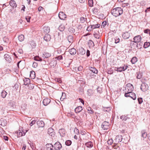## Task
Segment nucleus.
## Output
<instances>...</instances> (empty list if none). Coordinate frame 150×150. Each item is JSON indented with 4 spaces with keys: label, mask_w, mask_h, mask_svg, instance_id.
Returning <instances> with one entry per match:
<instances>
[{
    "label": "nucleus",
    "mask_w": 150,
    "mask_h": 150,
    "mask_svg": "<svg viewBox=\"0 0 150 150\" xmlns=\"http://www.w3.org/2000/svg\"><path fill=\"white\" fill-rule=\"evenodd\" d=\"M111 12L112 15L116 17L122 14L123 11L120 7H117L113 9Z\"/></svg>",
    "instance_id": "f257e3e1"
},
{
    "label": "nucleus",
    "mask_w": 150,
    "mask_h": 150,
    "mask_svg": "<svg viewBox=\"0 0 150 150\" xmlns=\"http://www.w3.org/2000/svg\"><path fill=\"white\" fill-rule=\"evenodd\" d=\"M110 125L108 122L104 121L102 124L101 127L104 130H107L109 129Z\"/></svg>",
    "instance_id": "f03ea898"
},
{
    "label": "nucleus",
    "mask_w": 150,
    "mask_h": 150,
    "mask_svg": "<svg viewBox=\"0 0 150 150\" xmlns=\"http://www.w3.org/2000/svg\"><path fill=\"white\" fill-rule=\"evenodd\" d=\"M53 147L55 150H60L62 148V145L59 142H57L54 144Z\"/></svg>",
    "instance_id": "7ed1b4c3"
},
{
    "label": "nucleus",
    "mask_w": 150,
    "mask_h": 150,
    "mask_svg": "<svg viewBox=\"0 0 150 150\" xmlns=\"http://www.w3.org/2000/svg\"><path fill=\"white\" fill-rule=\"evenodd\" d=\"M148 88V85L146 83H143L141 85L140 87L141 90L143 92L146 91Z\"/></svg>",
    "instance_id": "20e7f679"
},
{
    "label": "nucleus",
    "mask_w": 150,
    "mask_h": 150,
    "mask_svg": "<svg viewBox=\"0 0 150 150\" xmlns=\"http://www.w3.org/2000/svg\"><path fill=\"white\" fill-rule=\"evenodd\" d=\"M48 134L52 137H54L55 135V132L54 130L52 128H49L47 131Z\"/></svg>",
    "instance_id": "39448f33"
},
{
    "label": "nucleus",
    "mask_w": 150,
    "mask_h": 150,
    "mask_svg": "<svg viewBox=\"0 0 150 150\" xmlns=\"http://www.w3.org/2000/svg\"><path fill=\"white\" fill-rule=\"evenodd\" d=\"M59 17L61 20H64L66 18V15L63 12H60L59 14Z\"/></svg>",
    "instance_id": "423d86ee"
},
{
    "label": "nucleus",
    "mask_w": 150,
    "mask_h": 150,
    "mask_svg": "<svg viewBox=\"0 0 150 150\" xmlns=\"http://www.w3.org/2000/svg\"><path fill=\"white\" fill-rule=\"evenodd\" d=\"M141 39V37L140 35H138L135 37L133 38L134 41H132L136 43L140 42Z\"/></svg>",
    "instance_id": "0eeeda50"
},
{
    "label": "nucleus",
    "mask_w": 150,
    "mask_h": 150,
    "mask_svg": "<svg viewBox=\"0 0 150 150\" xmlns=\"http://www.w3.org/2000/svg\"><path fill=\"white\" fill-rule=\"evenodd\" d=\"M69 43L72 44L74 41V39L73 37L71 35H69L67 38Z\"/></svg>",
    "instance_id": "6e6552de"
},
{
    "label": "nucleus",
    "mask_w": 150,
    "mask_h": 150,
    "mask_svg": "<svg viewBox=\"0 0 150 150\" xmlns=\"http://www.w3.org/2000/svg\"><path fill=\"white\" fill-rule=\"evenodd\" d=\"M127 67L126 66L125 67H117L115 68V70L121 72L122 71H124L127 69Z\"/></svg>",
    "instance_id": "1a4fd4ad"
},
{
    "label": "nucleus",
    "mask_w": 150,
    "mask_h": 150,
    "mask_svg": "<svg viewBox=\"0 0 150 150\" xmlns=\"http://www.w3.org/2000/svg\"><path fill=\"white\" fill-rule=\"evenodd\" d=\"M50 100L49 98H47L44 99L43 101V103L44 105H47L50 102Z\"/></svg>",
    "instance_id": "9d476101"
},
{
    "label": "nucleus",
    "mask_w": 150,
    "mask_h": 150,
    "mask_svg": "<svg viewBox=\"0 0 150 150\" xmlns=\"http://www.w3.org/2000/svg\"><path fill=\"white\" fill-rule=\"evenodd\" d=\"M122 36L124 39H127L130 36V34L129 31L126 32L122 34Z\"/></svg>",
    "instance_id": "9b49d317"
},
{
    "label": "nucleus",
    "mask_w": 150,
    "mask_h": 150,
    "mask_svg": "<svg viewBox=\"0 0 150 150\" xmlns=\"http://www.w3.org/2000/svg\"><path fill=\"white\" fill-rule=\"evenodd\" d=\"M37 124L39 127H44L45 124L43 121L41 120H39L37 122Z\"/></svg>",
    "instance_id": "f8f14e48"
},
{
    "label": "nucleus",
    "mask_w": 150,
    "mask_h": 150,
    "mask_svg": "<svg viewBox=\"0 0 150 150\" xmlns=\"http://www.w3.org/2000/svg\"><path fill=\"white\" fill-rule=\"evenodd\" d=\"M89 69L90 71H92L93 73L95 74H97L98 73V71L95 67H89Z\"/></svg>",
    "instance_id": "ddd939ff"
},
{
    "label": "nucleus",
    "mask_w": 150,
    "mask_h": 150,
    "mask_svg": "<svg viewBox=\"0 0 150 150\" xmlns=\"http://www.w3.org/2000/svg\"><path fill=\"white\" fill-rule=\"evenodd\" d=\"M10 5L14 8L17 7V4L15 1L14 0H11L10 2Z\"/></svg>",
    "instance_id": "4468645a"
},
{
    "label": "nucleus",
    "mask_w": 150,
    "mask_h": 150,
    "mask_svg": "<svg viewBox=\"0 0 150 150\" xmlns=\"http://www.w3.org/2000/svg\"><path fill=\"white\" fill-rule=\"evenodd\" d=\"M141 137L144 138H145L147 137V134L145 130H142L141 132Z\"/></svg>",
    "instance_id": "2eb2a0df"
},
{
    "label": "nucleus",
    "mask_w": 150,
    "mask_h": 150,
    "mask_svg": "<svg viewBox=\"0 0 150 150\" xmlns=\"http://www.w3.org/2000/svg\"><path fill=\"white\" fill-rule=\"evenodd\" d=\"M51 37L50 35L49 34H46L44 37V40L46 41H48L50 40Z\"/></svg>",
    "instance_id": "dca6fc26"
},
{
    "label": "nucleus",
    "mask_w": 150,
    "mask_h": 150,
    "mask_svg": "<svg viewBox=\"0 0 150 150\" xmlns=\"http://www.w3.org/2000/svg\"><path fill=\"white\" fill-rule=\"evenodd\" d=\"M59 133L61 136L64 137L65 134V130L64 129H60L59 131Z\"/></svg>",
    "instance_id": "f3484780"
},
{
    "label": "nucleus",
    "mask_w": 150,
    "mask_h": 150,
    "mask_svg": "<svg viewBox=\"0 0 150 150\" xmlns=\"http://www.w3.org/2000/svg\"><path fill=\"white\" fill-rule=\"evenodd\" d=\"M69 52L71 54V55H74L76 54V51L75 49L72 48L70 49L69 50Z\"/></svg>",
    "instance_id": "a211bd4d"
},
{
    "label": "nucleus",
    "mask_w": 150,
    "mask_h": 150,
    "mask_svg": "<svg viewBox=\"0 0 150 150\" xmlns=\"http://www.w3.org/2000/svg\"><path fill=\"white\" fill-rule=\"evenodd\" d=\"M83 110L82 107L81 106L77 107L75 109V111L76 113L80 112Z\"/></svg>",
    "instance_id": "6ab92c4d"
},
{
    "label": "nucleus",
    "mask_w": 150,
    "mask_h": 150,
    "mask_svg": "<svg viewBox=\"0 0 150 150\" xmlns=\"http://www.w3.org/2000/svg\"><path fill=\"white\" fill-rule=\"evenodd\" d=\"M43 30L44 33H48L50 31V28L47 26H44Z\"/></svg>",
    "instance_id": "aec40b11"
},
{
    "label": "nucleus",
    "mask_w": 150,
    "mask_h": 150,
    "mask_svg": "<svg viewBox=\"0 0 150 150\" xmlns=\"http://www.w3.org/2000/svg\"><path fill=\"white\" fill-rule=\"evenodd\" d=\"M129 88L130 90L128 88H127L129 91L125 93V96L126 97H129L131 98V96H130V93H131V89H130V88Z\"/></svg>",
    "instance_id": "412c9836"
},
{
    "label": "nucleus",
    "mask_w": 150,
    "mask_h": 150,
    "mask_svg": "<svg viewBox=\"0 0 150 150\" xmlns=\"http://www.w3.org/2000/svg\"><path fill=\"white\" fill-rule=\"evenodd\" d=\"M88 44L90 48H92L94 46L93 42L91 40H89L88 41Z\"/></svg>",
    "instance_id": "4be33fe9"
},
{
    "label": "nucleus",
    "mask_w": 150,
    "mask_h": 150,
    "mask_svg": "<svg viewBox=\"0 0 150 150\" xmlns=\"http://www.w3.org/2000/svg\"><path fill=\"white\" fill-rule=\"evenodd\" d=\"M4 58L7 61L10 62L11 60L10 56L8 54H5L4 56Z\"/></svg>",
    "instance_id": "5701e85b"
},
{
    "label": "nucleus",
    "mask_w": 150,
    "mask_h": 150,
    "mask_svg": "<svg viewBox=\"0 0 150 150\" xmlns=\"http://www.w3.org/2000/svg\"><path fill=\"white\" fill-rule=\"evenodd\" d=\"M24 84L25 85H28L30 83V79L28 78H25L23 80Z\"/></svg>",
    "instance_id": "b1692460"
},
{
    "label": "nucleus",
    "mask_w": 150,
    "mask_h": 150,
    "mask_svg": "<svg viewBox=\"0 0 150 150\" xmlns=\"http://www.w3.org/2000/svg\"><path fill=\"white\" fill-rule=\"evenodd\" d=\"M43 55L44 56L43 57H44L45 58H47L50 57L51 56V54L50 53L46 52H44L43 54Z\"/></svg>",
    "instance_id": "393cba45"
},
{
    "label": "nucleus",
    "mask_w": 150,
    "mask_h": 150,
    "mask_svg": "<svg viewBox=\"0 0 150 150\" xmlns=\"http://www.w3.org/2000/svg\"><path fill=\"white\" fill-rule=\"evenodd\" d=\"M85 144L87 147L88 148H91L93 146V143L91 141L86 143Z\"/></svg>",
    "instance_id": "a878e982"
},
{
    "label": "nucleus",
    "mask_w": 150,
    "mask_h": 150,
    "mask_svg": "<svg viewBox=\"0 0 150 150\" xmlns=\"http://www.w3.org/2000/svg\"><path fill=\"white\" fill-rule=\"evenodd\" d=\"M19 40L20 42L23 41L24 39V35H19L18 37Z\"/></svg>",
    "instance_id": "bb28decb"
},
{
    "label": "nucleus",
    "mask_w": 150,
    "mask_h": 150,
    "mask_svg": "<svg viewBox=\"0 0 150 150\" xmlns=\"http://www.w3.org/2000/svg\"><path fill=\"white\" fill-rule=\"evenodd\" d=\"M79 53L81 55H83L86 53L85 50L83 48H81L79 50Z\"/></svg>",
    "instance_id": "cd10ccee"
},
{
    "label": "nucleus",
    "mask_w": 150,
    "mask_h": 150,
    "mask_svg": "<svg viewBox=\"0 0 150 150\" xmlns=\"http://www.w3.org/2000/svg\"><path fill=\"white\" fill-rule=\"evenodd\" d=\"M58 28L60 31H63L65 29V27L64 25L63 24H61Z\"/></svg>",
    "instance_id": "c85d7f7f"
},
{
    "label": "nucleus",
    "mask_w": 150,
    "mask_h": 150,
    "mask_svg": "<svg viewBox=\"0 0 150 150\" xmlns=\"http://www.w3.org/2000/svg\"><path fill=\"white\" fill-rule=\"evenodd\" d=\"M7 124V122L5 120H3L2 121L1 120V123L0 124V125L2 127H4Z\"/></svg>",
    "instance_id": "c756f323"
},
{
    "label": "nucleus",
    "mask_w": 150,
    "mask_h": 150,
    "mask_svg": "<svg viewBox=\"0 0 150 150\" xmlns=\"http://www.w3.org/2000/svg\"><path fill=\"white\" fill-rule=\"evenodd\" d=\"M100 26V25L98 24L91 25V27H92L93 29L99 28Z\"/></svg>",
    "instance_id": "7c9ffc66"
},
{
    "label": "nucleus",
    "mask_w": 150,
    "mask_h": 150,
    "mask_svg": "<svg viewBox=\"0 0 150 150\" xmlns=\"http://www.w3.org/2000/svg\"><path fill=\"white\" fill-rule=\"evenodd\" d=\"M7 94V93L5 91H3L1 93V96L3 98H4L6 97Z\"/></svg>",
    "instance_id": "2f4dec72"
},
{
    "label": "nucleus",
    "mask_w": 150,
    "mask_h": 150,
    "mask_svg": "<svg viewBox=\"0 0 150 150\" xmlns=\"http://www.w3.org/2000/svg\"><path fill=\"white\" fill-rule=\"evenodd\" d=\"M35 72L34 71H30V76L32 79H34L35 77Z\"/></svg>",
    "instance_id": "473e14b6"
},
{
    "label": "nucleus",
    "mask_w": 150,
    "mask_h": 150,
    "mask_svg": "<svg viewBox=\"0 0 150 150\" xmlns=\"http://www.w3.org/2000/svg\"><path fill=\"white\" fill-rule=\"evenodd\" d=\"M150 45V43L149 42H146L144 43V48L148 47Z\"/></svg>",
    "instance_id": "72a5a7b5"
},
{
    "label": "nucleus",
    "mask_w": 150,
    "mask_h": 150,
    "mask_svg": "<svg viewBox=\"0 0 150 150\" xmlns=\"http://www.w3.org/2000/svg\"><path fill=\"white\" fill-rule=\"evenodd\" d=\"M34 60L36 61H41L42 59L39 56H36L34 57Z\"/></svg>",
    "instance_id": "f704fd0d"
},
{
    "label": "nucleus",
    "mask_w": 150,
    "mask_h": 150,
    "mask_svg": "<svg viewBox=\"0 0 150 150\" xmlns=\"http://www.w3.org/2000/svg\"><path fill=\"white\" fill-rule=\"evenodd\" d=\"M137 61V58L136 57H134L132 58V64H135Z\"/></svg>",
    "instance_id": "c9c22d12"
},
{
    "label": "nucleus",
    "mask_w": 150,
    "mask_h": 150,
    "mask_svg": "<svg viewBox=\"0 0 150 150\" xmlns=\"http://www.w3.org/2000/svg\"><path fill=\"white\" fill-rule=\"evenodd\" d=\"M17 135L18 137H20L23 135V132L20 131V130L17 132Z\"/></svg>",
    "instance_id": "e433bc0d"
},
{
    "label": "nucleus",
    "mask_w": 150,
    "mask_h": 150,
    "mask_svg": "<svg viewBox=\"0 0 150 150\" xmlns=\"http://www.w3.org/2000/svg\"><path fill=\"white\" fill-rule=\"evenodd\" d=\"M71 141L70 140H67L66 141L65 144L66 145L69 146L71 144Z\"/></svg>",
    "instance_id": "4c0bfd02"
},
{
    "label": "nucleus",
    "mask_w": 150,
    "mask_h": 150,
    "mask_svg": "<svg viewBox=\"0 0 150 150\" xmlns=\"http://www.w3.org/2000/svg\"><path fill=\"white\" fill-rule=\"evenodd\" d=\"M67 116L69 117H71L72 118H74L75 116L73 112H70L67 113Z\"/></svg>",
    "instance_id": "58836bf2"
},
{
    "label": "nucleus",
    "mask_w": 150,
    "mask_h": 150,
    "mask_svg": "<svg viewBox=\"0 0 150 150\" xmlns=\"http://www.w3.org/2000/svg\"><path fill=\"white\" fill-rule=\"evenodd\" d=\"M88 5L90 7H92L93 6V0H89L88 1Z\"/></svg>",
    "instance_id": "ea45409f"
},
{
    "label": "nucleus",
    "mask_w": 150,
    "mask_h": 150,
    "mask_svg": "<svg viewBox=\"0 0 150 150\" xmlns=\"http://www.w3.org/2000/svg\"><path fill=\"white\" fill-rule=\"evenodd\" d=\"M62 58L63 57L62 56V55H60L57 57H56L55 58L56 59L60 61L62 59Z\"/></svg>",
    "instance_id": "a19ab883"
},
{
    "label": "nucleus",
    "mask_w": 150,
    "mask_h": 150,
    "mask_svg": "<svg viewBox=\"0 0 150 150\" xmlns=\"http://www.w3.org/2000/svg\"><path fill=\"white\" fill-rule=\"evenodd\" d=\"M74 132L76 134H79V130L76 127L75 128L74 130Z\"/></svg>",
    "instance_id": "79ce46f5"
},
{
    "label": "nucleus",
    "mask_w": 150,
    "mask_h": 150,
    "mask_svg": "<svg viewBox=\"0 0 150 150\" xmlns=\"http://www.w3.org/2000/svg\"><path fill=\"white\" fill-rule=\"evenodd\" d=\"M111 110V108L110 107L105 108L103 110L105 112H109Z\"/></svg>",
    "instance_id": "37998d69"
},
{
    "label": "nucleus",
    "mask_w": 150,
    "mask_h": 150,
    "mask_svg": "<svg viewBox=\"0 0 150 150\" xmlns=\"http://www.w3.org/2000/svg\"><path fill=\"white\" fill-rule=\"evenodd\" d=\"M25 19L28 22H29L30 21V20L31 18V17L29 16H26Z\"/></svg>",
    "instance_id": "c03bdc74"
},
{
    "label": "nucleus",
    "mask_w": 150,
    "mask_h": 150,
    "mask_svg": "<svg viewBox=\"0 0 150 150\" xmlns=\"http://www.w3.org/2000/svg\"><path fill=\"white\" fill-rule=\"evenodd\" d=\"M138 101L139 104H141L143 102V99L142 98H138Z\"/></svg>",
    "instance_id": "a18cd8bd"
},
{
    "label": "nucleus",
    "mask_w": 150,
    "mask_h": 150,
    "mask_svg": "<svg viewBox=\"0 0 150 150\" xmlns=\"http://www.w3.org/2000/svg\"><path fill=\"white\" fill-rule=\"evenodd\" d=\"M88 110L89 111V113L91 114H92L93 113V110L91 109V108L90 107L88 108Z\"/></svg>",
    "instance_id": "49530a36"
},
{
    "label": "nucleus",
    "mask_w": 150,
    "mask_h": 150,
    "mask_svg": "<svg viewBox=\"0 0 150 150\" xmlns=\"http://www.w3.org/2000/svg\"><path fill=\"white\" fill-rule=\"evenodd\" d=\"M132 99H133L134 100H135L136 98V95L134 93H132Z\"/></svg>",
    "instance_id": "de8ad7c7"
},
{
    "label": "nucleus",
    "mask_w": 150,
    "mask_h": 150,
    "mask_svg": "<svg viewBox=\"0 0 150 150\" xmlns=\"http://www.w3.org/2000/svg\"><path fill=\"white\" fill-rule=\"evenodd\" d=\"M55 81L59 83H61L62 82V81L60 78L56 79Z\"/></svg>",
    "instance_id": "09e8293b"
},
{
    "label": "nucleus",
    "mask_w": 150,
    "mask_h": 150,
    "mask_svg": "<svg viewBox=\"0 0 150 150\" xmlns=\"http://www.w3.org/2000/svg\"><path fill=\"white\" fill-rule=\"evenodd\" d=\"M93 29L92 28V27H91V25L87 27V30L88 31H91Z\"/></svg>",
    "instance_id": "8fccbe9b"
},
{
    "label": "nucleus",
    "mask_w": 150,
    "mask_h": 150,
    "mask_svg": "<svg viewBox=\"0 0 150 150\" xmlns=\"http://www.w3.org/2000/svg\"><path fill=\"white\" fill-rule=\"evenodd\" d=\"M113 73V70L111 69V68H110L109 69V70H108V73L109 74H112Z\"/></svg>",
    "instance_id": "3c124183"
},
{
    "label": "nucleus",
    "mask_w": 150,
    "mask_h": 150,
    "mask_svg": "<svg viewBox=\"0 0 150 150\" xmlns=\"http://www.w3.org/2000/svg\"><path fill=\"white\" fill-rule=\"evenodd\" d=\"M46 146L47 148H49L50 147V149H51V148H53V146L51 144H47L46 145Z\"/></svg>",
    "instance_id": "603ef678"
},
{
    "label": "nucleus",
    "mask_w": 150,
    "mask_h": 150,
    "mask_svg": "<svg viewBox=\"0 0 150 150\" xmlns=\"http://www.w3.org/2000/svg\"><path fill=\"white\" fill-rule=\"evenodd\" d=\"M120 118L122 120L125 121L126 120V117H125V115L121 116L120 117Z\"/></svg>",
    "instance_id": "864d4df0"
},
{
    "label": "nucleus",
    "mask_w": 150,
    "mask_h": 150,
    "mask_svg": "<svg viewBox=\"0 0 150 150\" xmlns=\"http://www.w3.org/2000/svg\"><path fill=\"white\" fill-rule=\"evenodd\" d=\"M107 22L106 21H103L102 23V26L103 28L105 27L107 25Z\"/></svg>",
    "instance_id": "5fc2aeb1"
},
{
    "label": "nucleus",
    "mask_w": 150,
    "mask_h": 150,
    "mask_svg": "<svg viewBox=\"0 0 150 150\" xmlns=\"http://www.w3.org/2000/svg\"><path fill=\"white\" fill-rule=\"evenodd\" d=\"M38 66V64L37 62H34L33 64V67L34 68H36Z\"/></svg>",
    "instance_id": "6e6d98bb"
},
{
    "label": "nucleus",
    "mask_w": 150,
    "mask_h": 150,
    "mask_svg": "<svg viewBox=\"0 0 150 150\" xmlns=\"http://www.w3.org/2000/svg\"><path fill=\"white\" fill-rule=\"evenodd\" d=\"M115 43H117L119 42L120 40L119 38H116L115 39Z\"/></svg>",
    "instance_id": "4d7b16f0"
},
{
    "label": "nucleus",
    "mask_w": 150,
    "mask_h": 150,
    "mask_svg": "<svg viewBox=\"0 0 150 150\" xmlns=\"http://www.w3.org/2000/svg\"><path fill=\"white\" fill-rule=\"evenodd\" d=\"M80 21L81 22L83 23L85 21V18L84 17H81L80 18Z\"/></svg>",
    "instance_id": "13d9d810"
},
{
    "label": "nucleus",
    "mask_w": 150,
    "mask_h": 150,
    "mask_svg": "<svg viewBox=\"0 0 150 150\" xmlns=\"http://www.w3.org/2000/svg\"><path fill=\"white\" fill-rule=\"evenodd\" d=\"M142 77V75L141 74H137V78L138 79H140Z\"/></svg>",
    "instance_id": "bf43d9fd"
},
{
    "label": "nucleus",
    "mask_w": 150,
    "mask_h": 150,
    "mask_svg": "<svg viewBox=\"0 0 150 150\" xmlns=\"http://www.w3.org/2000/svg\"><path fill=\"white\" fill-rule=\"evenodd\" d=\"M149 32V34H150V30L149 29H146L144 31V32L145 33L148 34Z\"/></svg>",
    "instance_id": "052dcab7"
},
{
    "label": "nucleus",
    "mask_w": 150,
    "mask_h": 150,
    "mask_svg": "<svg viewBox=\"0 0 150 150\" xmlns=\"http://www.w3.org/2000/svg\"><path fill=\"white\" fill-rule=\"evenodd\" d=\"M35 122H36V121L35 120H33L30 123V126H32L33 124H35Z\"/></svg>",
    "instance_id": "680f3d73"
},
{
    "label": "nucleus",
    "mask_w": 150,
    "mask_h": 150,
    "mask_svg": "<svg viewBox=\"0 0 150 150\" xmlns=\"http://www.w3.org/2000/svg\"><path fill=\"white\" fill-rule=\"evenodd\" d=\"M107 142H108V144L111 145L112 144V140H108Z\"/></svg>",
    "instance_id": "e2e57ef3"
},
{
    "label": "nucleus",
    "mask_w": 150,
    "mask_h": 150,
    "mask_svg": "<svg viewBox=\"0 0 150 150\" xmlns=\"http://www.w3.org/2000/svg\"><path fill=\"white\" fill-rule=\"evenodd\" d=\"M80 133L82 135H84L86 134V132L84 131L81 130Z\"/></svg>",
    "instance_id": "0e129e2a"
},
{
    "label": "nucleus",
    "mask_w": 150,
    "mask_h": 150,
    "mask_svg": "<svg viewBox=\"0 0 150 150\" xmlns=\"http://www.w3.org/2000/svg\"><path fill=\"white\" fill-rule=\"evenodd\" d=\"M3 139L6 141L8 140V137L6 136H3Z\"/></svg>",
    "instance_id": "69168bd1"
},
{
    "label": "nucleus",
    "mask_w": 150,
    "mask_h": 150,
    "mask_svg": "<svg viewBox=\"0 0 150 150\" xmlns=\"http://www.w3.org/2000/svg\"><path fill=\"white\" fill-rule=\"evenodd\" d=\"M128 5H129V4L128 3L123 4H122V7H125L126 6H128Z\"/></svg>",
    "instance_id": "338daca9"
},
{
    "label": "nucleus",
    "mask_w": 150,
    "mask_h": 150,
    "mask_svg": "<svg viewBox=\"0 0 150 150\" xmlns=\"http://www.w3.org/2000/svg\"><path fill=\"white\" fill-rule=\"evenodd\" d=\"M83 69V67L81 66H80L78 68L79 71H81Z\"/></svg>",
    "instance_id": "774afa93"
}]
</instances>
